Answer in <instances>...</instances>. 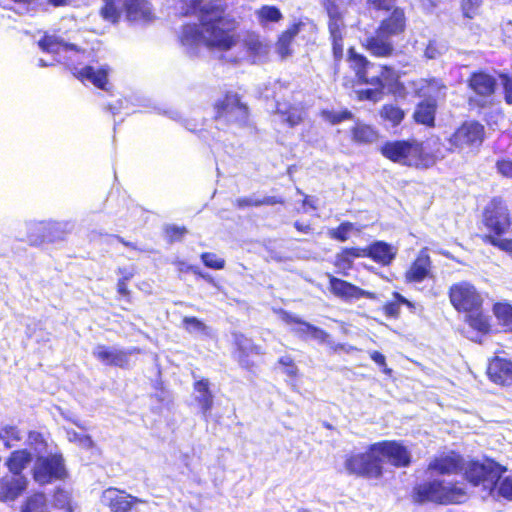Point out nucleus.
<instances>
[{
  "label": "nucleus",
  "mask_w": 512,
  "mask_h": 512,
  "mask_svg": "<svg viewBox=\"0 0 512 512\" xmlns=\"http://www.w3.org/2000/svg\"><path fill=\"white\" fill-rule=\"evenodd\" d=\"M469 85L478 95L490 96L494 93L496 81L491 75L479 72L471 76Z\"/></svg>",
  "instance_id": "c756f323"
},
{
  "label": "nucleus",
  "mask_w": 512,
  "mask_h": 512,
  "mask_svg": "<svg viewBox=\"0 0 512 512\" xmlns=\"http://www.w3.org/2000/svg\"><path fill=\"white\" fill-rule=\"evenodd\" d=\"M461 463V457L455 453H451L435 458L429 463L428 469L440 474H454L461 469Z\"/></svg>",
  "instance_id": "cd10ccee"
},
{
  "label": "nucleus",
  "mask_w": 512,
  "mask_h": 512,
  "mask_svg": "<svg viewBox=\"0 0 512 512\" xmlns=\"http://www.w3.org/2000/svg\"><path fill=\"white\" fill-rule=\"evenodd\" d=\"M116 8L118 16L115 21H109L112 24L117 23L123 13L127 21L136 24L150 23L155 17L147 0H116Z\"/></svg>",
  "instance_id": "9d476101"
},
{
  "label": "nucleus",
  "mask_w": 512,
  "mask_h": 512,
  "mask_svg": "<svg viewBox=\"0 0 512 512\" xmlns=\"http://www.w3.org/2000/svg\"><path fill=\"white\" fill-rule=\"evenodd\" d=\"M194 392L195 401L200 406L204 418H207L214 403V396L210 390V383L208 379L196 381L194 383Z\"/></svg>",
  "instance_id": "393cba45"
},
{
  "label": "nucleus",
  "mask_w": 512,
  "mask_h": 512,
  "mask_svg": "<svg viewBox=\"0 0 512 512\" xmlns=\"http://www.w3.org/2000/svg\"><path fill=\"white\" fill-rule=\"evenodd\" d=\"M501 82L504 88L505 101L512 104V77L501 75Z\"/></svg>",
  "instance_id": "bf43d9fd"
},
{
  "label": "nucleus",
  "mask_w": 512,
  "mask_h": 512,
  "mask_svg": "<svg viewBox=\"0 0 512 512\" xmlns=\"http://www.w3.org/2000/svg\"><path fill=\"white\" fill-rule=\"evenodd\" d=\"M484 127L475 121L463 123L449 138L451 150L463 151L481 145Z\"/></svg>",
  "instance_id": "1a4fd4ad"
},
{
  "label": "nucleus",
  "mask_w": 512,
  "mask_h": 512,
  "mask_svg": "<svg viewBox=\"0 0 512 512\" xmlns=\"http://www.w3.org/2000/svg\"><path fill=\"white\" fill-rule=\"evenodd\" d=\"M138 352L139 349L137 348L124 350L116 347H108L99 344L93 349L92 354L97 360H99L104 365H111L124 368L128 366L130 356Z\"/></svg>",
  "instance_id": "dca6fc26"
},
{
  "label": "nucleus",
  "mask_w": 512,
  "mask_h": 512,
  "mask_svg": "<svg viewBox=\"0 0 512 512\" xmlns=\"http://www.w3.org/2000/svg\"><path fill=\"white\" fill-rule=\"evenodd\" d=\"M353 230H355L354 224L350 223V222H345V223H342L339 227H337L335 229H331L329 231V235L333 239L344 242L349 238V234Z\"/></svg>",
  "instance_id": "a18cd8bd"
},
{
  "label": "nucleus",
  "mask_w": 512,
  "mask_h": 512,
  "mask_svg": "<svg viewBox=\"0 0 512 512\" xmlns=\"http://www.w3.org/2000/svg\"><path fill=\"white\" fill-rule=\"evenodd\" d=\"M370 357L376 364L383 367L384 373H386V374L391 373V369L387 368V366H386V360H385V356L383 354H381L378 351H373L370 353Z\"/></svg>",
  "instance_id": "0e129e2a"
},
{
  "label": "nucleus",
  "mask_w": 512,
  "mask_h": 512,
  "mask_svg": "<svg viewBox=\"0 0 512 512\" xmlns=\"http://www.w3.org/2000/svg\"><path fill=\"white\" fill-rule=\"evenodd\" d=\"M305 328L313 339L317 340L320 343L327 342L329 335L324 330L313 325H305Z\"/></svg>",
  "instance_id": "6e6d98bb"
},
{
  "label": "nucleus",
  "mask_w": 512,
  "mask_h": 512,
  "mask_svg": "<svg viewBox=\"0 0 512 512\" xmlns=\"http://www.w3.org/2000/svg\"><path fill=\"white\" fill-rule=\"evenodd\" d=\"M498 493L502 497L512 500V476H507L499 482Z\"/></svg>",
  "instance_id": "864d4df0"
},
{
  "label": "nucleus",
  "mask_w": 512,
  "mask_h": 512,
  "mask_svg": "<svg viewBox=\"0 0 512 512\" xmlns=\"http://www.w3.org/2000/svg\"><path fill=\"white\" fill-rule=\"evenodd\" d=\"M54 506L57 508H69L70 505V494L62 489H57L53 496Z\"/></svg>",
  "instance_id": "603ef678"
},
{
  "label": "nucleus",
  "mask_w": 512,
  "mask_h": 512,
  "mask_svg": "<svg viewBox=\"0 0 512 512\" xmlns=\"http://www.w3.org/2000/svg\"><path fill=\"white\" fill-rule=\"evenodd\" d=\"M405 148L401 165L426 169L433 166L438 159V156L428 151L427 146L416 140H406Z\"/></svg>",
  "instance_id": "f8f14e48"
},
{
  "label": "nucleus",
  "mask_w": 512,
  "mask_h": 512,
  "mask_svg": "<svg viewBox=\"0 0 512 512\" xmlns=\"http://www.w3.org/2000/svg\"><path fill=\"white\" fill-rule=\"evenodd\" d=\"M27 478L23 475H6L0 479V501L12 502L27 488Z\"/></svg>",
  "instance_id": "6ab92c4d"
},
{
  "label": "nucleus",
  "mask_w": 512,
  "mask_h": 512,
  "mask_svg": "<svg viewBox=\"0 0 512 512\" xmlns=\"http://www.w3.org/2000/svg\"><path fill=\"white\" fill-rule=\"evenodd\" d=\"M133 272H128L127 275L121 277L117 283V290L118 293L127 296L129 294L128 288H127V282L132 278Z\"/></svg>",
  "instance_id": "e2e57ef3"
},
{
  "label": "nucleus",
  "mask_w": 512,
  "mask_h": 512,
  "mask_svg": "<svg viewBox=\"0 0 512 512\" xmlns=\"http://www.w3.org/2000/svg\"><path fill=\"white\" fill-rule=\"evenodd\" d=\"M466 492L456 485H444L439 480L428 481L415 488L417 502H435L439 504L460 503L464 501Z\"/></svg>",
  "instance_id": "20e7f679"
},
{
  "label": "nucleus",
  "mask_w": 512,
  "mask_h": 512,
  "mask_svg": "<svg viewBox=\"0 0 512 512\" xmlns=\"http://www.w3.org/2000/svg\"><path fill=\"white\" fill-rule=\"evenodd\" d=\"M466 321L470 327L481 333H487L489 331L490 325L488 317L479 311L468 312Z\"/></svg>",
  "instance_id": "a19ab883"
},
{
  "label": "nucleus",
  "mask_w": 512,
  "mask_h": 512,
  "mask_svg": "<svg viewBox=\"0 0 512 512\" xmlns=\"http://www.w3.org/2000/svg\"><path fill=\"white\" fill-rule=\"evenodd\" d=\"M255 17L258 24L265 28L270 23L279 22L283 18V15L276 6L263 5L255 11Z\"/></svg>",
  "instance_id": "e433bc0d"
},
{
  "label": "nucleus",
  "mask_w": 512,
  "mask_h": 512,
  "mask_svg": "<svg viewBox=\"0 0 512 512\" xmlns=\"http://www.w3.org/2000/svg\"><path fill=\"white\" fill-rule=\"evenodd\" d=\"M336 259H337V265L341 266L343 268H350L353 263L347 255H344L343 251H341L339 254H337Z\"/></svg>",
  "instance_id": "338daca9"
},
{
  "label": "nucleus",
  "mask_w": 512,
  "mask_h": 512,
  "mask_svg": "<svg viewBox=\"0 0 512 512\" xmlns=\"http://www.w3.org/2000/svg\"><path fill=\"white\" fill-rule=\"evenodd\" d=\"M377 29L390 38L403 34L406 30L404 10L402 8H394L392 13L381 21Z\"/></svg>",
  "instance_id": "aec40b11"
},
{
  "label": "nucleus",
  "mask_w": 512,
  "mask_h": 512,
  "mask_svg": "<svg viewBox=\"0 0 512 512\" xmlns=\"http://www.w3.org/2000/svg\"><path fill=\"white\" fill-rule=\"evenodd\" d=\"M276 203H282V201L277 199L276 197H265L262 200H256L254 205L255 206L274 205Z\"/></svg>",
  "instance_id": "774afa93"
},
{
  "label": "nucleus",
  "mask_w": 512,
  "mask_h": 512,
  "mask_svg": "<svg viewBox=\"0 0 512 512\" xmlns=\"http://www.w3.org/2000/svg\"><path fill=\"white\" fill-rule=\"evenodd\" d=\"M216 114L218 119L242 124L247 119L248 110L236 94L229 93L216 104Z\"/></svg>",
  "instance_id": "2eb2a0df"
},
{
  "label": "nucleus",
  "mask_w": 512,
  "mask_h": 512,
  "mask_svg": "<svg viewBox=\"0 0 512 512\" xmlns=\"http://www.w3.org/2000/svg\"><path fill=\"white\" fill-rule=\"evenodd\" d=\"M405 149V141H390L381 147V153L387 159L400 164Z\"/></svg>",
  "instance_id": "4c0bfd02"
},
{
  "label": "nucleus",
  "mask_w": 512,
  "mask_h": 512,
  "mask_svg": "<svg viewBox=\"0 0 512 512\" xmlns=\"http://www.w3.org/2000/svg\"><path fill=\"white\" fill-rule=\"evenodd\" d=\"M201 259H202L203 263L205 264V266H207L208 268L219 270V269H223L225 266L224 259L219 258L214 253H209V252L203 253L201 255Z\"/></svg>",
  "instance_id": "8fccbe9b"
},
{
  "label": "nucleus",
  "mask_w": 512,
  "mask_h": 512,
  "mask_svg": "<svg viewBox=\"0 0 512 512\" xmlns=\"http://www.w3.org/2000/svg\"><path fill=\"white\" fill-rule=\"evenodd\" d=\"M493 311L500 323L506 329L512 330V306L508 303H497Z\"/></svg>",
  "instance_id": "ea45409f"
},
{
  "label": "nucleus",
  "mask_w": 512,
  "mask_h": 512,
  "mask_svg": "<svg viewBox=\"0 0 512 512\" xmlns=\"http://www.w3.org/2000/svg\"><path fill=\"white\" fill-rule=\"evenodd\" d=\"M244 52L241 56H229L228 61L238 63L243 59H250L253 63L264 60L270 50V46L265 39L255 32H247L242 40Z\"/></svg>",
  "instance_id": "4468645a"
},
{
  "label": "nucleus",
  "mask_w": 512,
  "mask_h": 512,
  "mask_svg": "<svg viewBox=\"0 0 512 512\" xmlns=\"http://www.w3.org/2000/svg\"><path fill=\"white\" fill-rule=\"evenodd\" d=\"M327 13L329 17V32L332 41L333 56L336 62L342 60L344 55V35L345 24L343 21V13L339 6L333 2L327 5Z\"/></svg>",
  "instance_id": "9b49d317"
},
{
  "label": "nucleus",
  "mask_w": 512,
  "mask_h": 512,
  "mask_svg": "<svg viewBox=\"0 0 512 512\" xmlns=\"http://www.w3.org/2000/svg\"><path fill=\"white\" fill-rule=\"evenodd\" d=\"M330 289L333 294L343 299H359L370 295L359 287L336 277H330Z\"/></svg>",
  "instance_id": "bb28decb"
},
{
  "label": "nucleus",
  "mask_w": 512,
  "mask_h": 512,
  "mask_svg": "<svg viewBox=\"0 0 512 512\" xmlns=\"http://www.w3.org/2000/svg\"><path fill=\"white\" fill-rule=\"evenodd\" d=\"M181 14H197L200 24L183 26L180 40L183 46L194 52L203 45L217 51H229L238 41L234 31L236 19L226 13L222 0H182Z\"/></svg>",
  "instance_id": "f257e3e1"
},
{
  "label": "nucleus",
  "mask_w": 512,
  "mask_h": 512,
  "mask_svg": "<svg viewBox=\"0 0 512 512\" xmlns=\"http://www.w3.org/2000/svg\"><path fill=\"white\" fill-rule=\"evenodd\" d=\"M182 326L187 332H189L191 334H193V333L202 334V335L209 334L208 326L196 317H189V316L184 317L182 320Z\"/></svg>",
  "instance_id": "79ce46f5"
},
{
  "label": "nucleus",
  "mask_w": 512,
  "mask_h": 512,
  "mask_svg": "<svg viewBox=\"0 0 512 512\" xmlns=\"http://www.w3.org/2000/svg\"><path fill=\"white\" fill-rule=\"evenodd\" d=\"M499 236L486 235L485 241L507 253H512V239L500 238Z\"/></svg>",
  "instance_id": "de8ad7c7"
},
{
  "label": "nucleus",
  "mask_w": 512,
  "mask_h": 512,
  "mask_svg": "<svg viewBox=\"0 0 512 512\" xmlns=\"http://www.w3.org/2000/svg\"><path fill=\"white\" fill-rule=\"evenodd\" d=\"M348 61L360 82L375 86V89H368L364 92L365 98L368 100L378 101L382 94L381 89L390 85L397 78L393 69L370 63L363 55L356 53L353 48L348 51Z\"/></svg>",
  "instance_id": "7ed1b4c3"
},
{
  "label": "nucleus",
  "mask_w": 512,
  "mask_h": 512,
  "mask_svg": "<svg viewBox=\"0 0 512 512\" xmlns=\"http://www.w3.org/2000/svg\"><path fill=\"white\" fill-rule=\"evenodd\" d=\"M372 451H377L381 463L386 460L395 467H407L411 463V453L398 441H382L372 444Z\"/></svg>",
  "instance_id": "ddd939ff"
},
{
  "label": "nucleus",
  "mask_w": 512,
  "mask_h": 512,
  "mask_svg": "<svg viewBox=\"0 0 512 512\" xmlns=\"http://www.w3.org/2000/svg\"><path fill=\"white\" fill-rule=\"evenodd\" d=\"M20 512H49V504L44 493L37 492L25 499Z\"/></svg>",
  "instance_id": "c9c22d12"
},
{
  "label": "nucleus",
  "mask_w": 512,
  "mask_h": 512,
  "mask_svg": "<svg viewBox=\"0 0 512 512\" xmlns=\"http://www.w3.org/2000/svg\"><path fill=\"white\" fill-rule=\"evenodd\" d=\"M66 436L70 442L77 443L80 447L84 449H90L93 447L94 443L91 437L88 435L79 434L74 430H67Z\"/></svg>",
  "instance_id": "49530a36"
},
{
  "label": "nucleus",
  "mask_w": 512,
  "mask_h": 512,
  "mask_svg": "<svg viewBox=\"0 0 512 512\" xmlns=\"http://www.w3.org/2000/svg\"><path fill=\"white\" fill-rule=\"evenodd\" d=\"M23 439V433L14 426H5L0 429V440L4 443V446L9 449L14 446L16 442Z\"/></svg>",
  "instance_id": "58836bf2"
},
{
  "label": "nucleus",
  "mask_w": 512,
  "mask_h": 512,
  "mask_svg": "<svg viewBox=\"0 0 512 512\" xmlns=\"http://www.w3.org/2000/svg\"><path fill=\"white\" fill-rule=\"evenodd\" d=\"M436 113V102L435 100L426 99L420 102L415 111H414V119L417 123L433 126L435 120Z\"/></svg>",
  "instance_id": "473e14b6"
},
{
  "label": "nucleus",
  "mask_w": 512,
  "mask_h": 512,
  "mask_svg": "<svg viewBox=\"0 0 512 512\" xmlns=\"http://www.w3.org/2000/svg\"><path fill=\"white\" fill-rule=\"evenodd\" d=\"M321 115L324 118V120L330 122L333 125L341 123L342 121L352 118V113L348 110H343V111L323 110Z\"/></svg>",
  "instance_id": "c03bdc74"
},
{
  "label": "nucleus",
  "mask_w": 512,
  "mask_h": 512,
  "mask_svg": "<svg viewBox=\"0 0 512 512\" xmlns=\"http://www.w3.org/2000/svg\"><path fill=\"white\" fill-rule=\"evenodd\" d=\"M234 342L239 351L238 361L241 366L248 367L249 362L246 359L251 354H263L262 348L255 345L249 338L242 334H234Z\"/></svg>",
  "instance_id": "c85d7f7f"
},
{
  "label": "nucleus",
  "mask_w": 512,
  "mask_h": 512,
  "mask_svg": "<svg viewBox=\"0 0 512 512\" xmlns=\"http://www.w3.org/2000/svg\"><path fill=\"white\" fill-rule=\"evenodd\" d=\"M489 378L496 384H512V362L502 358L493 359L487 369Z\"/></svg>",
  "instance_id": "412c9836"
},
{
  "label": "nucleus",
  "mask_w": 512,
  "mask_h": 512,
  "mask_svg": "<svg viewBox=\"0 0 512 512\" xmlns=\"http://www.w3.org/2000/svg\"><path fill=\"white\" fill-rule=\"evenodd\" d=\"M101 501L109 507L110 512H130L133 504L145 503L144 500L126 494L116 488L106 489L102 493Z\"/></svg>",
  "instance_id": "a211bd4d"
},
{
  "label": "nucleus",
  "mask_w": 512,
  "mask_h": 512,
  "mask_svg": "<svg viewBox=\"0 0 512 512\" xmlns=\"http://www.w3.org/2000/svg\"><path fill=\"white\" fill-rule=\"evenodd\" d=\"M453 307L460 312H477L482 306V297L474 285L467 281L453 284L449 290Z\"/></svg>",
  "instance_id": "6e6552de"
},
{
  "label": "nucleus",
  "mask_w": 512,
  "mask_h": 512,
  "mask_svg": "<svg viewBox=\"0 0 512 512\" xmlns=\"http://www.w3.org/2000/svg\"><path fill=\"white\" fill-rule=\"evenodd\" d=\"M397 0H367L377 10H390L394 7Z\"/></svg>",
  "instance_id": "680f3d73"
},
{
  "label": "nucleus",
  "mask_w": 512,
  "mask_h": 512,
  "mask_svg": "<svg viewBox=\"0 0 512 512\" xmlns=\"http://www.w3.org/2000/svg\"><path fill=\"white\" fill-rule=\"evenodd\" d=\"M367 257L382 265H389L397 254V249L392 245L376 241L366 248Z\"/></svg>",
  "instance_id": "b1692460"
},
{
  "label": "nucleus",
  "mask_w": 512,
  "mask_h": 512,
  "mask_svg": "<svg viewBox=\"0 0 512 512\" xmlns=\"http://www.w3.org/2000/svg\"><path fill=\"white\" fill-rule=\"evenodd\" d=\"M344 466L351 475L368 478H379L382 475L381 458L377 451H372V445L364 453L347 456Z\"/></svg>",
  "instance_id": "0eeeda50"
},
{
  "label": "nucleus",
  "mask_w": 512,
  "mask_h": 512,
  "mask_svg": "<svg viewBox=\"0 0 512 512\" xmlns=\"http://www.w3.org/2000/svg\"><path fill=\"white\" fill-rule=\"evenodd\" d=\"M505 471L506 468L498 463L487 460L484 463H470L465 470V476L473 486H481L482 490L490 495Z\"/></svg>",
  "instance_id": "39448f33"
},
{
  "label": "nucleus",
  "mask_w": 512,
  "mask_h": 512,
  "mask_svg": "<svg viewBox=\"0 0 512 512\" xmlns=\"http://www.w3.org/2000/svg\"><path fill=\"white\" fill-rule=\"evenodd\" d=\"M283 320L287 324H297L298 328H295L293 331L295 333H297L298 335H300V336L309 335V332H307V330L305 328V325H310L309 323L302 321L300 318L295 317L288 313H284Z\"/></svg>",
  "instance_id": "3c124183"
},
{
  "label": "nucleus",
  "mask_w": 512,
  "mask_h": 512,
  "mask_svg": "<svg viewBox=\"0 0 512 512\" xmlns=\"http://www.w3.org/2000/svg\"><path fill=\"white\" fill-rule=\"evenodd\" d=\"M415 92L420 97L435 100L445 94V85L437 79H419L413 83Z\"/></svg>",
  "instance_id": "a878e982"
},
{
  "label": "nucleus",
  "mask_w": 512,
  "mask_h": 512,
  "mask_svg": "<svg viewBox=\"0 0 512 512\" xmlns=\"http://www.w3.org/2000/svg\"><path fill=\"white\" fill-rule=\"evenodd\" d=\"M442 53V47H439L436 41H430L427 45L424 55L427 59H435Z\"/></svg>",
  "instance_id": "052dcab7"
},
{
  "label": "nucleus",
  "mask_w": 512,
  "mask_h": 512,
  "mask_svg": "<svg viewBox=\"0 0 512 512\" xmlns=\"http://www.w3.org/2000/svg\"><path fill=\"white\" fill-rule=\"evenodd\" d=\"M344 255H347L351 261L359 257H367L366 248H345L342 250Z\"/></svg>",
  "instance_id": "69168bd1"
},
{
  "label": "nucleus",
  "mask_w": 512,
  "mask_h": 512,
  "mask_svg": "<svg viewBox=\"0 0 512 512\" xmlns=\"http://www.w3.org/2000/svg\"><path fill=\"white\" fill-rule=\"evenodd\" d=\"M480 2H481V0H463L462 1L463 14L467 18H473L477 13V10L480 6Z\"/></svg>",
  "instance_id": "5fc2aeb1"
},
{
  "label": "nucleus",
  "mask_w": 512,
  "mask_h": 512,
  "mask_svg": "<svg viewBox=\"0 0 512 512\" xmlns=\"http://www.w3.org/2000/svg\"><path fill=\"white\" fill-rule=\"evenodd\" d=\"M484 223L487 229L494 232L495 235L504 234L511 224L507 207L500 202L493 201L485 209Z\"/></svg>",
  "instance_id": "f3484780"
},
{
  "label": "nucleus",
  "mask_w": 512,
  "mask_h": 512,
  "mask_svg": "<svg viewBox=\"0 0 512 512\" xmlns=\"http://www.w3.org/2000/svg\"><path fill=\"white\" fill-rule=\"evenodd\" d=\"M302 25V23H295L280 35L276 44V49L282 58H286L291 55V43L294 37L300 32Z\"/></svg>",
  "instance_id": "72a5a7b5"
},
{
  "label": "nucleus",
  "mask_w": 512,
  "mask_h": 512,
  "mask_svg": "<svg viewBox=\"0 0 512 512\" xmlns=\"http://www.w3.org/2000/svg\"><path fill=\"white\" fill-rule=\"evenodd\" d=\"M66 476L67 470L61 454L55 453L36 458L33 466V479L39 485L63 480Z\"/></svg>",
  "instance_id": "423d86ee"
},
{
  "label": "nucleus",
  "mask_w": 512,
  "mask_h": 512,
  "mask_svg": "<svg viewBox=\"0 0 512 512\" xmlns=\"http://www.w3.org/2000/svg\"><path fill=\"white\" fill-rule=\"evenodd\" d=\"M430 265L431 261L426 249L421 250L409 270L406 272V280L408 282L423 281L429 274Z\"/></svg>",
  "instance_id": "5701e85b"
},
{
  "label": "nucleus",
  "mask_w": 512,
  "mask_h": 512,
  "mask_svg": "<svg viewBox=\"0 0 512 512\" xmlns=\"http://www.w3.org/2000/svg\"><path fill=\"white\" fill-rule=\"evenodd\" d=\"M104 6L100 10V15L106 21H115L118 16L116 0H103Z\"/></svg>",
  "instance_id": "09e8293b"
},
{
  "label": "nucleus",
  "mask_w": 512,
  "mask_h": 512,
  "mask_svg": "<svg viewBox=\"0 0 512 512\" xmlns=\"http://www.w3.org/2000/svg\"><path fill=\"white\" fill-rule=\"evenodd\" d=\"M276 115L279 117L280 121L287 123L290 127H294L303 121L304 110L299 106L278 103Z\"/></svg>",
  "instance_id": "7c9ffc66"
},
{
  "label": "nucleus",
  "mask_w": 512,
  "mask_h": 512,
  "mask_svg": "<svg viewBox=\"0 0 512 512\" xmlns=\"http://www.w3.org/2000/svg\"><path fill=\"white\" fill-rule=\"evenodd\" d=\"M39 47L43 51L53 54L56 62L63 63L69 67L73 71L74 76L82 82L88 81L97 88L107 90L108 68L103 67L95 69L92 66L78 68L76 66L77 63L87 58L85 50H81L77 46L65 42L56 35H45L44 38L39 41Z\"/></svg>",
  "instance_id": "f03ea898"
},
{
  "label": "nucleus",
  "mask_w": 512,
  "mask_h": 512,
  "mask_svg": "<svg viewBox=\"0 0 512 512\" xmlns=\"http://www.w3.org/2000/svg\"><path fill=\"white\" fill-rule=\"evenodd\" d=\"M352 140L359 144H370L378 139L377 131L370 125L357 122L351 130Z\"/></svg>",
  "instance_id": "f704fd0d"
},
{
  "label": "nucleus",
  "mask_w": 512,
  "mask_h": 512,
  "mask_svg": "<svg viewBox=\"0 0 512 512\" xmlns=\"http://www.w3.org/2000/svg\"><path fill=\"white\" fill-rule=\"evenodd\" d=\"M365 47L372 55L377 57L391 56L394 51V45L390 37L382 34L378 29L375 35L366 39Z\"/></svg>",
  "instance_id": "4be33fe9"
},
{
  "label": "nucleus",
  "mask_w": 512,
  "mask_h": 512,
  "mask_svg": "<svg viewBox=\"0 0 512 512\" xmlns=\"http://www.w3.org/2000/svg\"><path fill=\"white\" fill-rule=\"evenodd\" d=\"M187 230L185 227L168 226L166 228V234L171 241H178L186 234Z\"/></svg>",
  "instance_id": "13d9d810"
},
{
  "label": "nucleus",
  "mask_w": 512,
  "mask_h": 512,
  "mask_svg": "<svg viewBox=\"0 0 512 512\" xmlns=\"http://www.w3.org/2000/svg\"><path fill=\"white\" fill-rule=\"evenodd\" d=\"M497 171L504 177L512 179V160L502 159L496 163Z\"/></svg>",
  "instance_id": "4d7b16f0"
},
{
  "label": "nucleus",
  "mask_w": 512,
  "mask_h": 512,
  "mask_svg": "<svg viewBox=\"0 0 512 512\" xmlns=\"http://www.w3.org/2000/svg\"><path fill=\"white\" fill-rule=\"evenodd\" d=\"M32 461V455L26 449L16 450L7 458L5 465L13 475H22V471Z\"/></svg>",
  "instance_id": "2f4dec72"
},
{
  "label": "nucleus",
  "mask_w": 512,
  "mask_h": 512,
  "mask_svg": "<svg viewBox=\"0 0 512 512\" xmlns=\"http://www.w3.org/2000/svg\"><path fill=\"white\" fill-rule=\"evenodd\" d=\"M380 114L383 119L389 121L393 126L398 125L405 115L402 109L392 104L383 106Z\"/></svg>",
  "instance_id": "37998d69"
}]
</instances>
